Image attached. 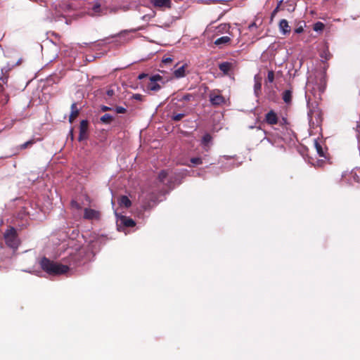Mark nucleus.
I'll use <instances>...</instances> for the list:
<instances>
[{
    "mask_svg": "<svg viewBox=\"0 0 360 360\" xmlns=\"http://www.w3.org/2000/svg\"><path fill=\"white\" fill-rule=\"evenodd\" d=\"M117 11L116 8H110V13H115Z\"/></svg>",
    "mask_w": 360,
    "mask_h": 360,
    "instance_id": "obj_45",
    "label": "nucleus"
},
{
    "mask_svg": "<svg viewBox=\"0 0 360 360\" xmlns=\"http://www.w3.org/2000/svg\"><path fill=\"white\" fill-rule=\"evenodd\" d=\"M152 4L155 7H167L170 8L171 7V0H152Z\"/></svg>",
    "mask_w": 360,
    "mask_h": 360,
    "instance_id": "obj_14",
    "label": "nucleus"
},
{
    "mask_svg": "<svg viewBox=\"0 0 360 360\" xmlns=\"http://www.w3.org/2000/svg\"><path fill=\"white\" fill-rule=\"evenodd\" d=\"M308 105H309V108H310L309 103H308ZM308 116L309 117L310 120H311L313 117L320 116V112L319 110L309 108V110L308 112Z\"/></svg>",
    "mask_w": 360,
    "mask_h": 360,
    "instance_id": "obj_25",
    "label": "nucleus"
},
{
    "mask_svg": "<svg viewBox=\"0 0 360 360\" xmlns=\"http://www.w3.org/2000/svg\"><path fill=\"white\" fill-rule=\"evenodd\" d=\"M108 8L102 7L98 1L94 2L92 7L89 8L88 15L91 17H99L107 15Z\"/></svg>",
    "mask_w": 360,
    "mask_h": 360,
    "instance_id": "obj_4",
    "label": "nucleus"
},
{
    "mask_svg": "<svg viewBox=\"0 0 360 360\" xmlns=\"http://www.w3.org/2000/svg\"><path fill=\"white\" fill-rule=\"evenodd\" d=\"M262 77L259 75H256L254 77L255 85L254 90L256 94L261 91L262 89Z\"/></svg>",
    "mask_w": 360,
    "mask_h": 360,
    "instance_id": "obj_18",
    "label": "nucleus"
},
{
    "mask_svg": "<svg viewBox=\"0 0 360 360\" xmlns=\"http://www.w3.org/2000/svg\"><path fill=\"white\" fill-rule=\"evenodd\" d=\"M321 57L322 58H324L326 60H329V59L330 58L331 55H330V53L328 52V50H326V51H323V52L321 53Z\"/></svg>",
    "mask_w": 360,
    "mask_h": 360,
    "instance_id": "obj_32",
    "label": "nucleus"
},
{
    "mask_svg": "<svg viewBox=\"0 0 360 360\" xmlns=\"http://www.w3.org/2000/svg\"><path fill=\"white\" fill-rule=\"evenodd\" d=\"M209 98L211 105L214 107L223 105L226 102L225 98L217 89L210 91Z\"/></svg>",
    "mask_w": 360,
    "mask_h": 360,
    "instance_id": "obj_5",
    "label": "nucleus"
},
{
    "mask_svg": "<svg viewBox=\"0 0 360 360\" xmlns=\"http://www.w3.org/2000/svg\"><path fill=\"white\" fill-rule=\"evenodd\" d=\"M119 226H123L124 227H134L136 225L135 221L126 216H121L117 220Z\"/></svg>",
    "mask_w": 360,
    "mask_h": 360,
    "instance_id": "obj_11",
    "label": "nucleus"
},
{
    "mask_svg": "<svg viewBox=\"0 0 360 360\" xmlns=\"http://www.w3.org/2000/svg\"><path fill=\"white\" fill-rule=\"evenodd\" d=\"M264 120L269 125H274L278 123L277 114L272 110L265 115Z\"/></svg>",
    "mask_w": 360,
    "mask_h": 360,
    "instance_id": "obj_9",
    "label": "nucleus"
},
{
    "mask_svg": "<svg viewBox=\"0 0 360 360\" xmlns=\"http://www.w3.org/2000/svg\"><path fill=\"white\" fill-rule=\"evenodd\" d=\"M146 77L149 78L148 75V74H145V73L140 74L138 76V79H143V78H146Z\"/></svg>",
    "mask_w": 360,
    "mask_h": 360,
    "instance_id": "obj_38",
    "label": "nucleus"
},
{
    "mask_svg": "<svg viewBox=\"0 0 360 360\" xmlns=\"http://www.w3.org/2000/svg\"><path fill=\"white\" fill-rule=\"evenodd\" d=\"M172 61V59L171 58H166L162 60V62L165 63H171Z\"/></svg>",
    "mask_w": 360,
    "mask_h": 360,
    "instance_id": "obj_40",
    "label": "nucleus"
},
{
    "mask_svg": "<svg viewBox=\"0 0 360 360\" xmlns=\"http://www.w3.org/2000/svg\"><path fill=\"white\" fill-rule=\"evenodd\" d=\"M275 74L274 70H269L266 82L272 83L274 81Z\"/></svg>",
    "mask_w": 360,
    "mask_h": 360,
    "instance_id": "obj_28",
    "label": "nucleus"
},
{
    "mask_svg": "<svg viewBox=\"0 0 360 360\" xmlns=\"http://www.w3.org/2000/svg\"><path fill=\"white\" fill-rule=\"evenodd\" d=\"M70 136L71 137V139L73 140L74 135H73V129H72L70 131Z\"/></svg>",
    "mask_w": 360,
    "mask_h": 360,
    "instance_id": "obj_43",
    "label": "nucleus"
},
{
    "mask_svg": "<svg viewBox=\"0 0 360 360\" xmlns=\"http://www.w3.org/2000/svg\"><path fill=\"white\" fill-rule=\"evenodd\" d=\"M101 214L99 211L91 209L84 208L83 218L88 220H99Z\"/></svg>",
    "mask_w": 360,
    "mask_h": 360,
    "instance_id": "obj_7",
    "label": "nucleus"
},
{
    "mask_svg": "<svg viewBox=\"0 0 360 360\" xmlns=\"http://www.w3.org/2000/svg\"><path fill=\"white\" fill-rule=\"evenodd\" d=\"M212 141V136L207 133L205 134L201 140V145L205 148L206 150H208L210 148V143Z\"/></svg>",
    "mask_w": 360,
    "mask_h": 360,
    "instance_id": "obj_15",
    "label": "nucleus"
},
{
    "mask_svg": "<svg viewBox=\"0 0 360 360\" xmlns=\"http://www.w3.org/2000/svg\"><path fill=\"white\" fill-rule=\"evenodd\" d=\"M132 98L135 100L141 101L143 96L139 94H136L132 96Z\"/></svg>",
    "mask_w": 360,
    "mask_h": 360,
    "instance_id": "obj_36",
    "label": "nucleus"
},
{
    "mask_svg": "<svg viewBox=\"0 0 360 360\" xmlns=\"http://www.w3.org/2000/svg\"><path fill=\"white\" fill-rule=\"evenodd\" d=\"M70 205L72 207L75 208L76 210L82 209V206L80 205V204L75 200H72Z\"/></svg>",
    "mask_w": 360,
    "mask_h": 360,
    "instance_id": "obj_34",
    "label": "nucleus"
},
{
    "mask_svg": "<svg viewBox=\"0 0 360 360\" xmlns=\"http://www.w3.org/2000/svg\"><path fill=\"white\" fill-rule=\"evenodd\" d=\"M186 65H183L174 71V76L176 78H181L186 75Z\"/></svg>",
    "mask_w": 360,
    "mask_h": 360,
    "instance_id": "obj_20",
    "label": "nucleus"
},
{
    "mask_svg": "<svg viewBox=\"0 0 360 360\" xmlns=\"http://www.w3.org/2000/svg\"><path fill=\"white\" fill-rule=\"evenodd\" d=\"M89 122L86 120H83L79 124V134L78 137L79 141H82L88 139Z\"/></svg>",
    "mask_w": 360,
    "mask_h": 360,
    "instance_id": "obj_8",
    "label": "nucleus"
},
{
    "mask_svg": "<svg viewBox=\"0 0 360 360\" xmlns=\"http://www.w3.org/2000/svg\"><path fill=\"white\" fill-rule=\"evenodd\" d=\"M107 94L109 96H112L114 94V91L113 90H108L107 91Z\"/></svg>",
    "mask_w": 360,
    "mask_h": 360,
    "instance_id": "obj_42",
    "label": "nucleus"
},
{
    "mask_svg": "<svg viewBox=\"0 0 360 360\" xmlns=\"http://www.w3.org/2000/svg\"><path fill=\"white\" fill-rule=\"evenodd\" d=\"M292 91L285 90L283 93V100L285 103H290L292 101Z\"/></svg>",
    "mask_w": 360,
    "mask_h": 360,
    "instance_id": "obj_22",
    "label": "nucleus"
},
{
    "mask_svg": "<svg viewBox=\"0 0 360 360\" xmlns=\"http://www.w3.org/2000/svg\"><path fill=\"white\" fill-rule=\"evenodd\" d=\"M303 31H304V28H303L302 25L298 26L297 27H296L295 29V32L297 34H300V33L303 32Z\"/></svg>",
    "mask_w": 360,
    "mask_h": 360,
    "instance_id": "obj_35",
    "label": "nucleus"
},
{
    "mask_svg": "<svg viewBox=\"0 0 360 360\" xmlns=\"http://www.w3.org/2000/svg\"><path fill=\"white\" fill-rule=\"evenodd\" d=\"M230 28L229 24H221L218 26V32H226Z\"/></svg>",
    "mask_w": 360,
    "mask_h": 360,
    "instance_id": "obj_31",
    "label": "nucleus"
},
{
    "mask_svg": "<svg viewBox=\"0 0 360 360\" xmlns=\"http://www.w3.org/2000/svg\"><path fill=\"white\" fill-rule=\"evenodd\" d=\"M232 68L233 64L229 62H223L219 65V69L225 75H227Z\"/></svg>",
    "mask_w": 360,
    "mask_h": 360,
    "instance_id": "obj_17",
    "label": "nucleus"
},
{
    "mask_svg": "<svg viewBox=\"0 0 360 360\" xmlns=\"http://www.w3.org/2000/svg\"><path fill=\"white\" fill-rule=\"evenodd\" d=\"M253 27H257V25L255 22H252L251 23L249 26H248V29L249 30L252 31Z\"/></svg>",
    "mask_w": 360,
    "mask_h": 360,
    "instance_id": "obj_39",
    "label": "nucleus"
},
{
    "mask_svg": "<svg viewBox=\"0 0 360 360\" xmlns=\"http://www.w3.org/2000/svg\"><path fill=\"white\" fill-rule=\"evenodd\" d=\"M278 27H279L280 32L283 35L289 34L291 32V29L288 25V22L285 19H283L279 22Z\"/></svg>",
    "mask_w": 360,
    "mask_h": 360,
    "instance_id": "obj_12",
    "label": "nucleus"
},
{
    "mask_svg": "<svg viewBox=\"0 0 360 360\" xmlns=\"http://www.w3.org/2000/svg\"><path fill=\"white\" fill-rule=\"evenodd\" d=\"M314 146L319 157L324 158H327V150H324L321 144L317 140L314 141Z\"/></svg>",
    "mask_w": 360,
    "mask_h": 360,
    "instance_id": "obj_16",
    "label": "nucleus"
},
{
    "mask_svg": "<svg viewBox=\"0 0 360 360\" xmlns=\"http://www.w3.org/2000/svg\"><path fill=\"white\" fill-rule=\"evenodd\" d=\"M287 123H288V121H287L286 118H283L282 120L279 122V124L281 125H284V124H286Z\"/></svg>",
    "mask_w": 360,
    "mask_h": 360,
    "instance_id": "obj_41",
    "label": "nucleus"
},
{
    "mask_svg": "<svg viewBox=\"0 0 360 360\" xmlns=\"http://www.w3.org/2000/svg\"><path fill=\"white\" fill-rule=\"evenodd\" d=\"M115 111L118 114H123V113H125L127 112V109L125 108H124V107H122V106H117L115 108Z\"/></svg>",
    "mask_w": 360,
    "mask_h": 360,
    "instance_id": "obj_33",
    "label": "nucleus"
},
{
    "mask_svg": "<svg viewBox=\"0 0 360 360\" xmlns=\"http://www.w3.org/2000/svg\"><path fill=\"white\" fill-rule=\"evenodd\" d=\"M167 176V172L165 170L161 171L158 174V180L163 183Z\"/></svg>",
    "mask_w": 360,
    "mask_h": 360,
    "instance_id": "obj_30",
    "label": "nucleus"
},
{
    "mask_svg": "<svg viewBox=\"0 0 360 360\" xmlns=\"http://www.w3.org/2000/svg\"><path fill=\"white\" fill-rule=\"evenodd\" d=\"M41 141V139H35V138L31 139L30 140H29V141L25 142L24 143L18 146L16 148V150L18 151L14 153L13 155H18L19 153L20 150H25V149H27L28 148H31L35 143H37V141Z\"/></svg>",
    "mask_w": 360,
    "mask_h": 360,
    "instance_id": "obj_10",
    "label": "nucleus"
},
{
    "mask_svg": "<svg viewBox=\"0 0 360 360\" xmlns=\"http://www.w3.org/2000/svg\"><path fill=\"white\" fill-rule=\"evenodd\" d=\"M101 110L103 112H106V111L110 110H111V108L108 107V106H106V105H101Z\"/></svg>",
    "mask_w": 360,
    "mask_h": 360,
    "instance_id": "obj_37",
    "label": "nucleus"
},
{
    "mask_svg": "<svg viewBox=\"0 0 360 360\" xmlns=\"http://www.w3.org/2000/svg\"><path fill=\"white\" fill-rule=\"evenodd\" d=\"M4 91V87L1 84H0V91Z\"/></svg>",
    "mask_w": 360,
    "mask_h": 360,
    "instance_id": "obj_46",
    "label": "nucleus"
},
{
    "mask_svg": "<svg viewBox=\"0 0 360 360\" xmlns=\"http://www.w3.org/2000/svg\"><path fill=\"white\" fill-rule=\"evenodd\" d=\"M162 77L160 75H155L149 77L148 82L147 84V89L150 91H157L160 89L161 86L157 83Z\"/></svg>",
    "mask_w": 360,
    "mask_h": 360,
    "instance_id": "obj_6",
    "label": "nucleus"
},
{
    "mask_svg": "<svg viewBox=\"0 0 360 360\" xmlns=\"http://www.w3.org/2000/svg\"><path fill=\"white\" fill-rule=\"evenodd\" d=\"M190 161L192 165H188L189 167H193V166L200 165L202 164V159L201 158H198V157L191 158Z\"/></svg>",
    "mask_w": 360,
    "mask_h": 360,
    "instance_id": "obj_24",
    "label": "nucleus"
},
{
    "mask_svg": "<svg viewBox=\"0 0 360 360\" xmlns=\"http://www.w3.org/2000/svg\"><path fill=\"white\" fill-rule=\"evenodd\" d=\"M40 266L44 271L49 275L56 276L67 273L70 268L44 257L40 261Z\"/></svg>",
    "mask_w": 360,
    "mask_h": 360,
    "instance_id": "obj_1",
    "label": "nucleus"
},
{
    "mask_svg": "<svg viewBox=\"0 0 360 360\" xmlns=\"http://www.w3.org/2000/svg\"><path fill=\"white\" fill-rule=\"evenodd\" d=\"M194 98H195V96L193 94H186L181 97V98L179 99V101H193Z\"/></svg>",
    "mask_w": 360,
    "mask_h": 360,
    "instance_id": "obj_27",
    "label": "nucleus"
},
{
    "mask_svg": "<svg viewBox=\"0 0 360 360\" xmlns=\"http://www.w3.org/2000/svg\"><path fill=\"white\" fill-rule=\"evenodd\" d=\"M1 79L2 80V82L4 83H6L7 82V78H1Z\"/></svg>",
    "mask_w": 360,
    "mask_h": 360,
    "instance_id": "obj_44",
    "label": "nucleus"
},
{
    "mask_svg": "<svg viewBox=\"0 0 360 360\" xmlns=\"http://www.w3.org/2000/svg\"><path fill=\"white\" fill-rule=\"evenodd\" d=\"M71 113L69 116V122L72 124L79 114V110L77 107V103H73L71 105Z\"/></svg>",
    "mask_w": 360,
    "mask_h": 360,
    "instance_id": "obj_13",
    "label": "nucleus"
},
{
    "mask_svg": "<svg viewBox=\"0 0 360 360\" xmlns=\"http://www.w3.org/2000/svg\"><path fill=\"white\" fill-rule=\"evenodd\" d=\"M230 41H231V38L229 37L224 36V37L217 39L214 41V44L217 46H221V45L228 44L230 43Z\"/></svg>",
    "mask_w": 360,
    "mask_h": 360,
    "instance_id": "obj_21",
    "label": "nucleus"
},
{
    "mask_svg": "<svg viewBox=\"0 0 360 360\" xmlns=\"http://www.w3.org/2000/svg\"><path fill=\"white\" fill-rule=\"evenodd\" d=\"M325 27V25L321 22H317L314 24L313 29L314 31H322Z\"/></svg>",
    "mask_w": 360,
    "mask_h": 360,
    "instance_id": "obj_26",
    "label": "nucleus"
},
{
    "mask_svg": "<svg viewBox=\"0 0 360 360\" xmlns=\"http://www.w3.org/2000/svg\"><path fill=\"white\" fill-rule=\"evenodd\" d=\"M100 120L102 123L110 124L113 120V117L109 114H105L100 118Z\"/></svg>",
    "mask_w": 360,
    "mask_h": 360,
    "instance_id": "obj_23",
    "label": "nucleus"
},
{
    "mask_svg": "<svg viewBox=\"0 0 360 360\" xmlns=\"http://www.w3.org/2000/svg\"><path fill=\"white\" fill-rule=\"evenodd\" d=\"M120 206L129 208L131 205V202L126 195H122L118 200Z\"/></svg>",
    "mask_w": 360,
    "mask_h": 360,
    "instance_id": "obj_19",
    "label": "nucleus"
},
{
    "mask_svg": "<svg viewBox=\"0 0 360 360\" xmlns=\"http://www.w3.org/2000/svg\"><path fill=\"white\" fill-rule=\"evenodd\" d=\"M4 239L6 244L13 249H17L19 245V239L17 231L15 228L10 226L4 233Z\"/></svg>",
    "mask_w": 360,
    "mask_h": 360,
    "instance_id": "obj_2",
    "label": "nucleus"
},
{
    "mask_svg": "<svg viewBox=\"0 0 360 360\" xmlns=\"http://www.w3.org/2000/svg\"><path fill=\"white\" fill-rule=\"evenodd\" d=\"M184 117H185V114H184V113L173 114L172 116V120L175 122H177V121H180Z\"/></svg>",
    "mask_w": 360,
    "mask_h": 360,
    "instance_id": "obj_29",
    "label": "nucleus"
},
{
    "mask_svg": "<svg viewBox=\"0 0 360 360\" xmlns=\"http://www.w3.org/2000/svg\"><path fill=\"white\" fill-rule=\"evenodd\" d=\"M296 7V3L295 0H288L285 2L283 1H280L278 4L277 6L275 8V9L272 11L271 15V20H272L273 18L275 17L276 13L280 10H286L288 12H292L295 11Z\"/></svg>",
    "mask_w": 360,
    "mask_h": 360,
    "instance_id": "obj_3",
    "label": "nucleus"
}]
</instances>
